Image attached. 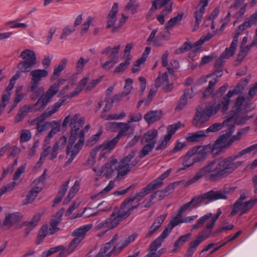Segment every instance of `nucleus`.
Instances as JSON below:
<instances>
[{"mask_svg":"<svg viewBox=\"0 0 257 257\" xmlns=\"http://www.w3.org/2000/svg\"><path fill=\"white\" fill-rule=\"evenodd\" d=\"M228 120H224L222 123L216 122L211 125L205 130L206 133H215L222 129L223 125H226Z\"/></svg>","mask_w":257,"mask_h":257,"instance_id":"obj_38","label":"nucleus"},{"mask_svg":"<svg viewBox=\"0 0 257 257\" xmlns=\"http://www.w3.org/2000/svg\"><path fill=\"white\" fill-rule=\"evenodd\" d=\"M165 239L164 238L161 237V236L160 235L151 243L150 249V253L152 257H159L160 256V251L156 252V250L161 246Z\"/></svg>","mask_w":257,"mask_h":257,"instance_id":"obj_23","label":"nucleus"},{"mask_svg":"<svg viewBox=\"0 0 257 257\" xmlns=\"http://www.w3.org/2000/svg\"><path fill=\"white\" fill-rule=\"evenodd\" d=\"M157 138L158 131L156 129L151 130L144 135L141 142L142 145L148 144L155 146Z\"/></svg>","mask_w":257,"mask_h":257,"instance_id":"obj_18","label":"nucleus"},{"mask_svg":"<svg viewBox=\"0 0 257 257\" xmlns=\"http://www.w3.org/2000/svg\"><path fill=\"white\" fill-rule=\"evenodd\" d=\"M65 80H59L57 82L51 85L44 97L39 98L37 101L33 105H24L19 109L15 118L16 122L22 120L28 114V111L35 112L43 109L51 101L52 97L58 92L60 86L63 84Z\"/></svg>","mask_w":257,"mask_h":257,"instance_id":"obj_2","label":"nucleus"},{"mask_svg":"<svg viewBox=\"0 0 257 257\" xmlns=\"http://www.w3.org/2000/svg\"><path fill=\"white\" fill-rule=\"evenodd\" d=\"M78 131L71 130V135L68 140V144L66 147V155H69L70 152V149L72 148V146L75 143L76 139L78 138Z\"/></svg>","mask_w":257,"mask_h":257,"instance_id":"obj_33","label":"nucleus"},{"mask_svg":"<svg viewBox=\"0 0 257 257\" xmlns=\"http://www.w3.org/2000/svg\"><path fill=\"white\" fill-rule=\"evenodd\" d=\"M120 47V45H117L112 49L110 52V54L109 56V60L112 62H117V59L118 57V54Z\"/></svg>","mask_w":257,"mask_h":257,"instance_id":"obj_54","label":"nucleus"},{"mask_svg":"<svg viewBox=\"0 0 257 257\" xmlns=\"http://www.w3.org/2000/svg\"><path fill=\"white\" fill-rule=\"evenodd\" d=\"M16 185L15 182H12L2 187L0 190V198L6 192L12 190Z\"/></svg>","mask_w":257,"mask_h":257,"instance_id":"obj_63","label":"nucleus"},{"mask_svg":"<svg viewBox=\"0 0 257 257\" xmlns=\"http://www.w3.org/2000/svg\"><path fill=\"white\" fill-rule=\"evenodd\" d=\"M233 156L225 158L215 159L202 167L193 178L197 181L201 178L209 182H216L232 173L243 163L242 161L235 162Z\"/></svg>","mask_w":257,"mask_h":257,"instance_id":"obj_1","label":"nucleus"},{"mask_svg":"<svg viewBox=\"0 0 257 257\" xmlns=\"http://www.w3.org/2000/svg\"><path fill=\"white\" fill-rule=\"evenodd\" d=\"M102 134V131H99L95 135L92 136L87 142V146H92L95 144L99 140L100 136Z\"/></svg>","mask_w":257,"mask_h":257,"instance_id":"obj_62","label":"nucleus"},{"mask_svg":"<svg viewBox=\"0 0 257 257\" xmlns=\"http://www.w3.org/2000/svg\"><path fill=\"white\" fill-rule=\"evenodd\" d=\"M193 90L186 89L184 91L183 94L180 96L177 105L175 108L176 111H180L183 109L187 103L188 98H192L193 96L192 94Z\"/></svg>","mask_w":257,"mask_h":257,"instance_id":"obj_19","label":"nucleus"},{"mask_svg":"<svg viewBox=\"0 0 257 257\" xmlns=\"http://www.w3.org/2000/svg\"><path fill=\"white\" fill-rule=\"evenodd\" d=\"M181 124V123L180 122H178L177 123L169 125L167 128V134L166 135L167 136L166 139H171L172 136L175 133L176 131L180 128Z\"/></svg>","mask_w":257,"mask_h":257,"instance_id":"obj_42","label":"nucleus"},{"mask_svg":"<svg viewBox=\"0 0 257 257\" xmlns=\"http://www.w3.org/2000/svg\"><path fill=\"white\" fill-rule=\"evenodd\" d=\"M248 127H245L244 128L238 130L236 135L232 136L230 137L231 143H233L235 141H239L240 140L241 136L247 132Z\"/></svg>","mask_w":257,"mask_h":257,"instance_id":"obj_59","label":"nucleus"},{"mask_svg":"<svg viewBox=\"0 0 257 257\" xmlns=\"http://www.w3.org/2000/svg\"><path fill=\"white\" fill-rule=\"evenodd\" d=\"M137 152L136 150H132L126 157L121 159L119 163L116 159H112L107 161L104 166L105 177L107 178L111 177L115 171H118L121 176L126 175L139 162L138 158H135L131 161Z\"/></svg>","mask_w":257,"mask_h":257,"instance_id":"obj_3","label":"nucleus"},{"mask_svg":"<svg viewBox=\"0 0 257 257\" xmlns=\"http://www.w3.org/2000/svg\"><path fill=\"white\" fill-rule=\"evenodd\" d=\"M42 123H38L37 124V130L39 133H42L46 131L49 126L52 127L53 123H56V122L55 121L52 122L47 121L43 124Z\"/></svg>","mask_w":257,"mask_h":257,"instance_id":"obj_52","label":"nucleus"},{"mask_svg":"<svg viewBox=\"0 0 257 257\" xmlns=\"http://www.w3.org/2000/svg\"><path fill=\"white\" fill-rule=\"evenodd\" d=\"M131 58H127L126 60L124 62L120 63L118 66H117L114 72L115 73H120L124 71L130 64Z\"/></svg>","mask_w":257,"mask_h":257,"instance_id":"obj_53","label":"nucleus"},{"mask_svg":"<svg viewBox=\"0 0 257 257\" xmlns=\"http://www.w3.org/2000/svg\"><path fill=\"white\" fill-rule=\"evenodd\" d=\"M183 14L182 13L178 14L177 16L171 18L165 26V30L166 31H170L175 26L179 25L183 19Z\"/></svg>","mask_w":257,"mask_h":257,"instance_id":"obj_30","label":"nucleus"},{"mask_svg":"<svg viewBox=\"0 0 257 257\" xmlns=\"http://www.w3.org/2000/svg\"><path fill=\"white\" fill-rule=\"evenodd\" d=\"M65 100L66 99L63 97L54 104L49 106L39 117L31 121V125H34L36 124L37 126L38 123H43L47 118L51 117L53 114L58 111Z\"/></svg>","mask_w":257,"mask_h":257,"instance_id":"obj_8","label":"nucleus"},{"mask_svg":"<svg viewBox=\"0 0 257 257\" xmlns=\"http://www.w3.org/2000/svg\"><path fill=\"white\" fill-rule=\"evenodd\" d=\"M154 147L155 146H153V144H146L141 150L139 157L137 158L140 160L141 159L144 158L153 150Z\"/></svg>","mask_w":257,"mask_h":257,"instance_id":"obj_41","label":"nucleus"},{"mask_svg":"<svg viewBox=\"0 0 257 257\" xmlns=\"http://www.w3.org/2000/svg\"><path fill=\"white\" fill-rule=\"evenodd\" d=\"M239 87V85H237L236 86L235 88L233 90H229L228 93L224 95L222 100L218 104H220V109L221 108V111L224 112L228 109V107L231 101L230 98L233 94H237L239 92V90L237 89Z\"/></svg>","mask_w":257,"mask_h":257,"instance_id":"obj_15","label":"nucleus"},{"mask_svg":"<svg viewBox=\"0 0 257 257\" xmlns=\"http://www.w3.org/2000/svg\"><path fill=\"white\" fill-rule=\"evenodd\" d=\"M217 82L218 80L217 79H214L213 80L209 82L208 86L206 87L203 93V96L204 98H206L213 92L214 87Z\"/></svg>","mask_w":257,"mask_h":257,"instance_id":"obj_46","label":"nucleus"},{"mask_svg":"<svg viewBox=\"0 0 257 257\" xmlns=\"http://www.w3.org/2000/svg\"><path fill=\"white\" fill-rule=\"evenodd\" d=\"M191 236L190 233L181 236L174 243V247L177 248L182 246Z\"/></svg>","mask_w":257,"mask_h":257,"instance_id":"obj_50","label":"nucleus"},{"mask_svg":"<svg viewBox=\"0 0 257 257\" xmlns=\"http://www.w3.org/2000/svg\"><path fill=\"white\" fill-rule=\"evenodd\" d=\"M217 198L214 194V190H211L200 195L196 196L192 199L194 203V208L199 206L200 205L207 204L209 202L217 200Z\"/></svg>","mask_w":257,"mask_h":257,"instance_id":"obj_12","label":"nucleus"},{"mask_svg":"<svg viewBox=\"0 0 257 257\" xmlns=\"http://www.w3.org/2000/svg\"><path fill=\"white\" fill-rule=\"evenodd\" d=\"M236 187H230L224 188L222 190L214 191V194L218 199H226L227 198V195L230 193L233 192Z\"/></svg>","mask_w":257,"mask_h":257,"instance_id":"obj_32","label":"nucleus"},{"mask_svg":"<svg viewBox=\"0 0 257 257\" xmlns=\"http://www.w3.org/2000/svg\"><path fill=\"white\" fill-rule=\"evenodd\" d=\"M212 216L211 213H207L203 216L201 217L192 226V230L197 229L200 228Z\"/></svg>","mask_w":257,"mask_h":257,"instance_id":"obj_36","label":"nucleus"},{"mask_svg":"<svg viewBox=\"0 0 257 257\" xmlns=\"http://www.w3.org/2000/svg\"><path fill=\"white\" fill-rule=\"evenodd\" d=\"M163 116L161 110H154L147 112L144 115V119L149 123H152L160 120Z\"/></svg>","mask_w":257,"mask_h":257,"instance_id":"obj_25","label":"nucleus"},{"mask_svg":"<svg viewBox=\"0 0 257 257\" xmlns=\"http://www.w3.org/2000/svg\"><path fill=\"white\" fill-rule=\"evenodd\" d=\"M67 141V137L63 136L55 142L52 146V150L50 153V160H53L56 158L58 154L62 151L65 147Z\"/></svg>","mask_w":257,"mask_h":257,"instance_id":"obj_13","label":"nucleus"},{"mask_svg":"<svg viewBox=\"0 0 257 257\" xmlns=\"http://www.w3.org/2000/svg\"><path fill=\"white\" fill-rule=\"evenodd\" d=\"M157 189L151 182L145 187L142 188L139 192L137 193L135 197L127 198L132 200V202L135 200H137L138 202H139L148 194Z\"/></svg>","mask_w":257,"mask_h":257,"instance_id":"obj_17","label":"nucleus"},{"mask_svg":"<svg viewBox=\"0 0 257 257\" xmlns=\"http://www.w3.org/2000/svg\"><path fill=\"white\" fill-rule=\"evenodd\" d=\"M127 18H128V17H126L123 14H122L121 18L119 20L118 26L113 27L111 32L112 33H115V32H118L119 30L120 27L125 24Z\"/></svg>","mask_w":257,"mask_h":257,"instance_id":"obj_64","label":"nucleus"},{"mask_svg":"<svg viewBox=\"0 0 257 257\" xmlns=\"http://www.w3.org/2000/svg\"><path fill=\"white\" fill-rule=\"evenodd\" d=\"M192 48V46L189 42H185L180 48L176 49L175 53L180 54L190 50Z\"/></svg>","mask_w":257,"mask_h":257,"instance_id":"obj_58","label":"nucleus"},{"mask_svg":"<svg viewBox=\"0 0 257 257\" xmlns=\"http://www.w3.org/2000/svg\"><path fill=\"white\" fill-rule=\"evenodd\" d=\"M117 225V221L113 218V214H111L108 218L99 223L95 227V230H102L97 234V236L102 237L108 230L115 228Z\"/></svg>","mask_w":257,"mask_h":257,"instance_id":"obj_10","label":"nucleus"},{"mask_svg":"<svg viewBox=\"0 0 257 257\" xmlns=\"http://www.w3.org/2000/svg\"><path fill=\"white\" fill-rule=\"evenodd\" d=\"M23 217L21 213L16 212L7 216L3 222V225L10 228L14 224L20 221Z\"/></svg>","mask_w":257,"mask_h":257,"instance_id":"obj_21","label":"nucleus"},{"mask_svg":"<svg viewBox=\"0 0 257 257\" xmlns=\"http://www.w3.org/2000/svg\"><path fill=\"white\" fill-rule=\"evenodd\" d=\"M171 173V169L167 170L164 173H163L158 178L154 180L151 182L155 186V187L158 189L160 188L163 184V180L167 178Z\"/></svg>","mask_w":257,"mask_h":257,"instance_id":"obj_35","label":"nucleus"},{"mask_svg":"<svg viewBox=\"0 0 257 257\" xmlns=\"http://www.w3.org/2000/svg\"><path fill=\"white\" fill-rule=\"evenodd\" d=\"M119 140L120 138L116 136L115 138L110 141L103 143L102 145L103 147L105 149L111 150L115 147Z\"/></svg>","mask_w":257,"mask_h":257,"instance_id":"obj_48","label":"nucleus"},{"mask_svg":"<svg viewBox=\"0 0 257 257\" xmlns=\"http://www.w3.org/2000/svg\"><path fill=\"white\" fill-rule=\"evenodd\" d=\"M236 37L232 41L229 48H226L225 50L221 54L219 57L216 60L215 64V69H222L224 62V59H228L232 57L234 54L236 49Z\"/></svg>","mask_w":257,"mask_h":257,"instance_id":"obj_11","label":"nucleus"},{"mask_svg":"<svg viewBox=\"0 0 257 257\" xmlns=\"http://www.w3.org/2000/svg\"><path fill=\"white\" fill-rule=\"evenodd\" d=\"M140 5L136 2L128 1L127 4L125 6L124 9L125 10H131L133 14L136 13L137 10L139 7Z\"/></svg>","mask_w":257,"mask_h":257,"instance_id":"obj_60","label":"nucleus"},{"mask_svg":"<svg viewBox=\"0 0 257 257\" xmlns=\"http://www.w3.org/2000/svg\"><path fill=\"white\" fill-rule=\"evenodd\" d=\"M192 149H195V153L193 154L194 162L193 163L204 161L207 157V152L206 148L202 147H194Z\"/></svg>","mask_w":257,"mask_h":257,"instance_id":"obj_22","label":"nucleus"},{"mask_svg":"<svg viewBox=\"0 0 257 257\" xmlns=\"http://www.w3.org/2000/svg\"><path fill=\"white\" fill-rule=\"evenodd\" d=\"M92 224H87L80 227L73 231L72 235L82 240L85 236L86 233L92 228Z\"/></svg>","mask_w":257,"mask_h":257,"instance_id":"obj_26","label":"nucleus"},{"mask_svg":"<svg viewBox=\"0 0 257 257\" xmlns=\"http://www.w3.org/2000/svg\"><path fill=\"white\" fill-rule=\"evenodd\" d=\"M122 125H120L119 127V132L118 134L116 135L120 139L122 136L126 135V133L128 131L130 128V126L128 123L121 122Z\"/></svg>","mask_w":257,"mask_h":257,"instance_id":"obj_56","label":"nucleus"},{"mask_svg":"<svg viewBox=\"0 0 257 257\" xmlns=\"http://www.w3.org/2000/svg\"><path fill=\"white\" fill-rule=\"evenodd\" d=\"M133 81L131 78H127L125 79L123 90L121 92L122 95L126 96L131 93L133 89Z\"/></svg>","mask_w":257,"mask_h":257,"instance_id":"obj_47","label":"nucleus"},{"mask_svg":"<svg viewBox=\"0 0 257 257\" xmlns=\"http://www.w3.org/2000/svg\"><path fill=\"white\" fill-rule=\"evenodd\" d=\"M222 211L221 209H218L217 213L213 216H212L210 221L207 223L206 227L204 229L211 234L212 229L215 225V222L218 219Z\"/></svg>","mask_w":257,"mask_h":257,"instance_id":"obj_34","label":"nucleus"},{"mask_svg":"<svg viewBox=\"0 0 257 257\" xmlns=\"http://www.w3.org/2000/svg\"><path fill=\"white\" fill-rule=\"evenodd\" d=\"M132 203V200L126 198L122 202L119 209L116 208L111 213V214H113V218L117 221L118 225L123 219L129 216L133 210L139 206L138 204L137 205L131 206Z\"/></svg>","mask_w":257,"mask_h":257,"instance_id":"obj_7","label":"nucleus"},{"mask_svg":"<svg viewBox=\"0 0 257 257\" xmlns=\"http://www.w3.org/2000/svg\"><path fill=\"white\" fill-rule=\"evenodd\" d=\"M24 61L18 64L17 68L23 72H28L37 64V57L35 52L30 49L23 51L20 55Z\"/></svg>","mask_w":257,"mask_h":257,"instance_id":"obj_5","label":"nucleus"},{"mask_svg":"<svg viewBox=\"0 0 257 257\" xmlns=\"http://www.w3.org/2000/svg\"><path fill=\"white\" fill-rule=\"evenodd\" d=\"M220 104H212L207 106L203 111H199L197 108L192 119L193 125L197 128L203 127L204 123L220 109Z\"/></svg>","mask_w":257,"mask_h":257,"instance_id":"obj_4","label":"nucleus"},{"mask_svg":"<svg viewBox=\"0 0 257 257\" xmlns=\"http://www.w3.org/2000/svg\"><path fill=\"white\" fill-rule=\"evenodd\" d=\"M180 223H183L182 220L180 219L178 217H175L167 225V227L164 229L163 232L161 234V237L166 238L172 231V229Z\"/></svg>","mask_w":257,"mask_h":257,"instance_id":"obj_28","label":"nucleus"},{"mask_svg":"<svg viewBox=\"0 0 257 257\" xmlns=\"http://www.w3.org/2000/svg\"><path fill=\"white\" fill-rule=\"evenodd\" d=\"M67 62V60L66 58H63L61 60L58 66L54 69L53 74L51 78V80H56L58 78L61 72L66 67Z\"/></svg>","mask_w":257,"mask_h":257,"instance_id":"obj_29","label":"nucleus"},{"mask_svg":"<svg viewBox=\"0 0 257 257\" xmlns=\"http://www.w3.org/2000/svg\"><path fill=\"white\" fill-rule=\"evenodd\" d=\"M217 82L218 80L217 79H214L213 80L209 82L208 86L206 87L203 93V96L204 98H206L213 92L214 87Z\"/></svg>","mask_w":257,"mask_h":257,"instance_id":"obj_45","label":"nucleus"},{"mask_svg":"<svg viewBox=\"0 0 257 257\" xmlns=\"http://www.w3.org/2000/svg\"><path fill=\"white\" fill-rule=\"evenodd\" d=\"M78 142L74 146V149L73 150H74L75 152H77V153L80 151L83 145L84 141V131H81L79 133L78 135Z\"/></svg>","mask_w":257,"mask_h":257,"instance_id":"obj_43","label":"nucleus"},{"mask_svg":"<svg viewBox=\"0 0 257 257\" xmlns=\"http://www.w3.org/2000/svg\"><path fill=\"white\" fill-rule=\"evenodd\" d=\"M93 20V18H92L91 16H89L87 19L86 20L85 22L83 24L82 26L81 30L80 32L81 34L84 35L85 34L87 31H88L89 27L90 26V24Z\"/></svg>","mask_w":257,"mask_h":257,"instance_id":"obj_61","label":"nucleus"},{"mask_svg":"<svg viewBox=\"0 0 257 257\" xmlns=\"http://www.w3.org/2000/svg\"><path fill=\"white\" fill-rule=\"evenodd\" d=\"M85 123V119L81 117L80 114H69L64 118L62 123V127H66L67 125L71 127V130L79 131Z\"/></svg>","mask_w":257,"mask_h":257,"instance_id":"obj_9","label":"nucleus"},{"mask_svg":"<svg viewBox=\"0 0 257 257\" xmlns=\"http://www.w3.org/2000/svg\"><path fill=\"white\" fill-rule=\"evenodd\" d=\"M31 92L32 93L30 95V98L32 100H35L38 97L41 96V97H44L46 93L42 96L41 95L44 92V88L43 87H39V88L36 89L34 91H31Z\"/></svg>","mask_w":257,"mask_h":257,"instance_id":"obj_57","label":"nucleus"},{"mask_svg":"<svg viewBox=\"0 0 257 257\" xmlns=\"http://www.w3.org/2000/svg\"><path fill=\"white\" fill-rule=\"evenodd\" d=\"M49 234V229L47 225H44L39 231L37 244L41 243L43 239Z\"/></svg>","mask_w":257,"mask_h":257,"instance_id":"obj_40","label":"nucleus"},{"mask_svg":"<svg viewBox=\"0 0 257 257\" xmlns=\"http://www.w3.org/2000/svg\"><path fill=\"white\" fill-rule=\"evenodd\" d=\"M250 27V25L249 23H247L246 21H245L244 22H243L242 24L240 25L237 27L236 30V33L233 37V40L235 39V38L236 37L237 42H236V46H237L238 44V40L239 36L241 32H242L244 30L246 29L247 28Z\"/></svg>","mask_w":257,"mask_h":257,"instance_id":"obj_44","label":"nucleus"},{"mask_svg":"<svg viewBox=\"0 0 257 257\" xmlns=\"http://www.w3.org/2000/svg\"><path fill=\"white\" fill-rule=\"evenodd\" d=\"M57 217L56 218L52 219L50 221V226H51V228L49 229L50 234H53L55 232L57 226L61 220L62 213L58 212L57 213Z\"/></svg>","mask_w":257,"mask_h":257,"instance_id":"obj_39","label":"nucleus"},{"mask_svg":"<svg viewBox=\"0 0 257 257\" xmlns=\"http://www.w3.org/2000/svg\"><path fill=\"white\" fill-rule=\"evenodd\" d=\"M256 203L252 200L245 202L243 204H242L241 210L239 215L242 216L244 214L247 213V212Z\"/></svg>","mask_w":257,"mask_h":257,"instance_id":"obj_49","label":"nucleus"},{"mask_svg":"<svg viewBox=\"0 0 257 257\" xmlns=\"http://www.w3.org/2000/svg\"><path fill=\"white\" fill-rule=\"evenodd\" d=\"M40 191V189L38 187L31 189L27 195L25 199L26 203L29 204L32 203Z\"/></svg>","mask_w":257,"mask_h":257,"instance_id":"obj_37","label":"nucleus"},{"mask_svg":"<svg viewBox=\"0 0 257 257\" xmlns=\"http://www.w3.org/2000/svg\"><path fill=\"white\" fill-rule=\"evenodd\" d=\"M41 218V214L38 213L35 215L31 221H25L23 223V225L26 226V228L25 229V237L27 236L30 232L38 224V222L40 221Z\"/></svg>","mask_w":257,"mask_h":257,"instance_id":"obj_20","label":"nucleus"},{"mask_svg":"<svg viewBox=\"0 0 257 257\" xmlns=\"http://www.w3.org/2000/svg\"><path fill=\"white\" fill-rule=\"evenodd\" d=\"M48 72L45 69H36L31 71L32 79L40 82L42 78L46 77Z\"/></svg>","mask_w":257,"mask_h":257,"instance_id":"obj_31","label":"nucleus"},{"mask_svg":"<svg viewBox=\"0 0 257 257\" xmlns=\"http://www.w3.org/2000/svg\"><path fill=\"white\" fill-rule=\"evenodd\" d=\"M195 149H191L189 150L186 155L184 157L182 165L184 166L183 168H180L178 171L185 170L186 168H188L192 166L194 163L193 159V154L195 153Z\"/></svg>","mask_w":257,"mask_h":257,"instance_id":"obj_24","label":"nucleus"},{"mask_svg":"<svg viewBox=\"0 0 257 257\" xmlns=\"http://www.w3.org/2000/svg\"><path fill=\"white\" fill-rule=\"evenodd\" d=\"M234 131V126L232 125L226 130L222 132L214 144L212 151L214 154H218L222 151V149L229 148L232 144L231 143L230 136Z\"/></svg>","mask_w":257,"mask_h":257,"instance_id":"obj_6","label":"nucleus"},{"mask_svg":"<svg viewBox=\"0 0 257 257\" xmlns=\"http://www.w3.org/2000/svg\"><path fill=\"white\" fill-rule=\"evenodd\" d=\"M210 235V233L204 229H203L199 233L196 239L190 242L189 247L187 250L194 254L197 247L200 245V244L206 239Z\"/></svg>","mask_w":257,"mask_h":257,"instance_id":"obj_14","label":"nucleus"},{"mask_svg":"<svg viewBox=\"0 0 257 257\" xmlns=\"http://www.w3.org/2000/svg\"><path fill=\"white\" fill-rule=\"evenodd\" d=\"M82 240L75 237L70 242L67 250L66 251L68 252V254L72 252L77 246V245L81 242Z\"/></svg>","mask_w":257,"mask_h":257,"instance_id":"obj_55","label":"nucleus"},{"mask_svg":"<svg viewBox=\"0 0 257 257\" xmlns=\"http://www.w3.org/2000/svg\"><path fill=\"white\" fill-rule=\"evenodd\" d=\"M187 137L186 140L188 142H198L203 140L207 137L205 131H199L196 133H190Z\"/></svg>","mask_w":257,"mask_h":257,"instance_id":"obj_27","label":"nucleus"},{"mask_svg":"<svg viewBox=\"0 0 257 257\" xmlns=\"http://www.w3.org/2000/svg\"><path fill=\"white\" fill-rule=\"evenodd\" d=\"M250 102L248 101L246 97L243 96H238L236 99L234 106L235 113H239L242 110L249 111V107L250 105Z\"/></svg>","mask_w":257,"mask_h":257,"instance_id":"obj_16","label":"nucleus"},{"mask_svg":"<svg viewBox=\"0 0 257 257\" xmlns=\"http://www.w3.org/2000/svg\"><path fill=\"white\" fill-rule=\"evenodd\" d=\"M257 148V143L255 144H254L253 145H251L244 149H243L239 152L237 153V154L234 155V156L235 157V158L237 159L242 156L251 152V151H253L255 149Z\"/></svg>","mask_w":257,"mask_h":257,"instance_id":"obj_51","label":"nucleus"}]
</instances>
